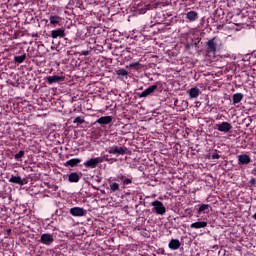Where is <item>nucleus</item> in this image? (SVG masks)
Masks as SVG:
<instances>
[{
    "label": "nucleus",
    "instance_id": "obj_1",
    "mask_svg": "<svg viewBox=\"0 0 256 256\" xmlns=\"http://www.w3.org/2000/svg\"><path fill=\"white\" fill-rule=\"evenodd\" d=\"M206 51L209 57H215V53H217V42L215 41V38H212L207 42Z\"/></svg>",
    "mask_w": 256,
    "mask_h": 256
},
{
    "label": "nucleus",
    "instance_id": "obj_2",
    "mask_svg": "<svg viewBox=\"0 0 256 256\" xmlns=\"http://www.w3.org/2000/svg\"><path fill=\"white\" fill-rule=\"evenodd\" d=\"M99 163H103V158L101 157H95V158H90L86 160L83 165L87 169H95Z\"/></svg>",
    "mask_w": 256,
    "mask_h": 256
},
{
    "label": "nucleus",
    "instance_id": "obj_3",
    "mask_svg": "<svg viewBox=\"0 0 256 256\" xmlns=\"http://www.w3.org/2000/svg\"><path fill=\"white\" fill-rule=\"evenodd\" d=\"M152 211H155L157 215H165L167 209L165 208V205H163V202L156 200L152 202Z\"/></svg>",
    "mask_w": 256,
    "mask_h": 256
},
{
    "label": "nucleus",
    "instance_id": "obj_4",
    "mask_svg": "<svg viewBox=\"0 0 256 256\" xmlns=\"http://www.w3.org/2000/svg\"><path fill=\"white\" fill-rule=\"evenodd\" d=\"M107 151L110 155H125L127 153V147L111 146Z\"/></svg>",
    "mask_w": 256,
    "mask_h": 256
},
{
    "label": "nucleus",
    "instance_id": "obj_5",
    "mask_svg": "<svg viewBox=\"0 0 256 256\" xmlns=\"http://www.w3.org/2000/svg\"><path fill=\"white\" fill-rule=\"evenodd\" d=\"M69 213L72 217H85V215H87V210H84L81 207H73L70 208Z\"/></svg>",
    "mask_w": 256,
    "mask_h": 256
},
{
    "label": "nucleus",
    "instance_id": "obj_6",
    "mask_svg": "<svg viewBox=\"0 0 256 256\" xmlns=\"http://www.w3.org/2000/svg\"><path fill=\"white\" fill-rule=\"evenodd\" d=\"M54 241H55V238L53 237L52 234H49V233H44V234H42L41 237H40V243H42V245L49 246V245H51Z\"/></svg>",
    "mask_w": 256,
    "mask_h": 256
},
{
    "label": "nucleus",
    "instance_id": "obj_7",
    "mask_svg": "<svg viewBox=\"0 0 256 256\" xmlns=\"http://www.w3.org/2000/svg\"><path fill=\"white\" fill-rule=\"evenodd\" d=\"M217 130L220 131L221 133H229L231 129H233V125L229 122H222L220 124L216 125Z\"/></svg>",
    "mask_w": 256,
    "mask_h": 256
},
{
    "label": "nucleus",
    "instance_id": "obj_8",
    "mask_svg": "<svg viewBox=\"0 0 256 256\" xmlns=\"http://www.w3.org/2000/svg\"><path fill=\"white\" fill-rule=\"evenodd\" d=\"M9 183H14L15 185H27V179L25 178H21V176H15V175H11V177L9 178Z\"/></svg>",
    "mask_w": 256,
    "mask_h": 256
},
{
    "label": "nucleus",
    "instance_id": "obj_9",
    "mask_svg": "<svg viewBox=\"0 0 256 256\" xmlns=\"http://www.w3.org/2000/svg\"><path fill=\"white\" fill-rule=\"evenodd\" d=\"M251 163V156L247 154H241L238 156V165H249Z\"/></svg>",
    "mask_w": 256,
    "mask_h": 256
},
{
    "label": "nucleus",
    "instance_id": "obj_10",
    "mask_svg": "<svg viewBox=\"0 0 256 256\" xmlns=\"http://www.w3.org/2000/svg\"><path fill=\"white\" fill-rule=\"evenodd\" d=\"M51 37L52 39H57V37H60V39H63L65 37V29L58 28L56 30H52Z\"/></svg>",
    "mask_w": 256,
    "mask_h": 256
},
{
    "label": "nucleus",
    "instance_id": "obj_11",
    "mask_svg": "<svg viewBox=\"0 0 256 256\" xmlns=\"http://www.w3.org/2000/svg\"><path fill=\"white\" fill-rule=\"evenodd\" d=\"M190 99H197L201 95V90L198 87H192L187 91Z\"/></svg>",
    "mask_w": 256,
    "mask_h": 256
},
{
    "label": "nucleus",
    "instance_id": "obj_12",
    "mask_svg": "<svg viewBox=\"0 0 256 256\" xmlns=\"http://www.w3.org/2000/svg\"><path fill=\"white\" fill-rule=\"evenodd\" d=\"M50 25H53V27H57V25H61V22L63 21V18L58 15H51L49 17Z\"/></svg>",
    "mask_w": 256,
    "mask_h": 256
},
{
    "label": "nucleus",
    "instance_id": "obj_13",
    "mask_svg": "<svg viewBox=\"0 0 256 256\" xmlns=\"http://www.w3.org/2000/svg\"><path fill=\"white\" fill-rule=\"evenodd\" d=\"M157 87H158L157 84H154V85L148 87L140 94V97H149V95H151V93H155V91H157Z\"/></svg>",
    "mask_w": 256,
    "mask_h": 256
},
{
    "label": "nucleus",
    "instance_id": "obj_14",
    "mask_svg": "<svg viewBox=\"0 0 256 256\" xmlns=\"http://www.w3.org/2000/svg\"><path fill=\"white\" fill-rule=\"evenodd\" d=\"M168 247L172 251H177V249H179V247H181V242L179 241V239H172V240H170Z\"/></svg>",
    "mask_w": 256,
    "mask_h": 256
},
{
    "label": "nucleus",
    "instance_id": "obj_15",
    "mask_svg": "<svg viewBox=\"0 0 256 256\" xmlns=\"http://www.w3.org/2000/svg\"><path fill=\"white\" fill-rule=\"evenodd\" d=\"M64 79H65V77L58 76V75L47 77V81H48L49 85H53V83H59V81H64Z\"/></svg>",
    "mask_w": 256,
    "mask_h": 256
},
{
    "label": "nucleus",
    "instance_id": "obj_16",
    "mask_svg": "<svg viewBox=\"0 0 256 256\" xmlns=\"http://www.w3.org/2000/svg\"><path fill=\"white\" fill-rule=\"evenodd\" d=\"M186 19H188L190 23H193L194 21H197V19H199V13H197L196 11H189L186 14Z\"/></svg>",
    "mask_w": 256,
    "mask_h": 256
},
{
    "label": "nucleus",
    "instance_id": "obj_17",
    "mask_svg": "<svg viewBox=\"0 0 256 256\" xmlns=\"http://www.w3.org/2000/svg\"><path fill=\"white\" fill-rule=\"evenodd\" d=\"M111 121H113L112 116H102L96 121V123H99V125H109Z\"/></svg>",
    "mask_w": 256,
    "mask_h": 256
},
{
    "label": "nucleus",
    "instance_id": "obj_18",
    "mask_svg": "<svg viewBox=\"0 0 256 256\" xmlns=\"http://www.w3.org/2000/svg\"><path fill=\"white\" fill-rule=\"evenodd\" d=\"M79 163H81V159H79V158H72V159L66 161L64 166L65 167H76V165H79Z\"/></svg>",
    "mask_w": 256,
    "mask_h": 256
},
{
    "label": "nucleus",
    "instance_id": "obj_19",
    "mask_svg": "<svg viewBox=\"0 0 256 256\" xmlns=\"http://www.w3.org/2000/svg\"><path fill=\"white\" fill-rule=\"evenodd\" d=\"M205 227H207V222L205 221L194 222L190 225L191 229H205Z\"/></svg>",
    "mask_w": 256,
    "mask_h": 256
},
{
    "label": "nucleus",
    "instance_id": "obj_20",
    "mask_svg": "<svg viewBox=\"0 0 256 256\" xmlns=\"http://www.w3.org/2000/svg\"><path fill=\"white\" fill-rule=\"evenodd\" d=\"M80 179H81V177L79 176V174H77V172H72L68 176V181L70 183H79Z\"/></svg>",
    "mask_w": 256,
    "mask_h": 256
},
{
    "label": "nucleus",
    "instance_id": "obj_21",
    "mask_svg": "<svg viewBox=\"0 0 256 256\" xmlns=\"http://www.w3.org/2000/svg\"><path fill=\"white\" fill-rule=\"evenodd\" d=\"M233 105H237V103H240L243 101V93H235L232 96Z\"/></svg>",
    "mask_w": 256,
    "mask_h": 256
},
{
    "label": "nucleus",
    "instance_id": "obj_22",
    "mask_svg": "<svg viewBox=\"0 0 256 256\" xmlns=\"http://www.w3.org/2000/svg\"><path fill=\"white\" fill-rule=\"evenodd\" d=\"M201 213H209V204H202L198 209V215Z\"/></svg>",
    "mask_w": 256,
    "mask_h": 256
},
{
    "label": "nucleus",
    "instance_id": "obj_23",
    "mask_svg": "<svg viewBox=\"0 0 256 256\" xmlns=\"http://www.w3.org/2000/svg\"><path fill=\"white\" fill-rule=\"evenodd\" d=\"M119 189H121V186L119 185V183L113 182L110 184V191H112V193L119 191Z\"/></svg>",
    "mask_w": 256,
    "mask_h": 256
},
{
    "label": "nucleus",
    "instance_id": "obj_24",
    "mask_svg": "<svg viewBox=\"0 0 256 256\" xmlns=\"http://www.w3.org/2000/svg\"><path fill=\"white\" fill-rule=\"evenodd\" d=\"M25 59H27V54H25V53L20 56L14 57L15 62L19 63V64L23 63V61H25Z\"/></svg>",
    "mask_w": 256,
    "mask_h": 256
},
{
    "label": "nucleus",
    "instance_id": "obj_25",
    "mask_svg": "<svg viewBox=\"0 0 256 256\" xmlns=\"http://www.w3.org/2000/svg\"><path fill=\"white\" fill-rule=\"evenodd\" d=\"M117 75H120L121 77H127V75H129V72H127V70L125 69H119L116 71Z\"/></svg>",
    "mask_w": 256,
    "mask_h": 256
},
{
    "label": "nucleus",
    "instance_id": "obj_26",
    "mask_svg": "<svg viewBox=\"0 0 256 256\" xmlns=\"http://www.w3.org/2000/svg\"><path fill=\"white\" fill-rule=\"evenodd\" d=\"M73 123H77V125H83V123H85V119H83L81 116H78L74 119Z\"/></svg>",
    "mask_w": 256,
    "mask_h": 256
},
{
    "label": "nucleus",
    "instance_id": "obj_27",
    "mask_svg": "<svg viewBox=\"0 0 256 256\" xmlns=\"http://www.w3.org/2000/svg\"><path fill=\"white\" fill-rule=\"evenodd\" d=\"M22 157H25V151L20 150L17 154H15L14 158L19 161Z\"/></svg>",
    "mask_w": 256,
    "mask_h": 256
},
{
    "label": "nucleus",
    "instance_id": "obj_28",
    "mask_svg": "<svg viewBox=\"0 0 256 256\" xmlns=\"http://www.w3.org/2000/svg\"><path fill=\"white\" fill-rule=\"evenodd\" d=\"M133 183V178H125L122 182V185L126 187V185H131Z\"/></svg>",
    "mask_w": 256,
    "mask_h": 256
},
{
    "label": "nucleus",
    "instance_id": "obj_29",
    "mask_svg": "<svg viewBox=\"0 0 256 256\" xmlns=\"http://www.w3.org/2000/svg\"><path fill=\"white\" fill-rule=\"evenodd\" d=\"M139 65H141V63H139V62H134V63H130V64H129V67H130V69H133V68H135V67H139Z\"/></svg>",
    "mask_w": 256,
    "mask_h": 256
},
{
    "label": "nucleus",
    "instance_id": "obj_30",
    "mask_svg": "<svg viewBox=\"0 0 256 256\" xmlns=\"http://www.w3.org/2000/svg\"><path fill=\"white\" fill-rule=\"evenodd\" d=\"M117 179H118V181H122V183H123V181H125V176L123 174H119L117 176Z\"/></svg>",
    "mask_w": 256,
    "mask_h": 256
},
{
    "label": "nucleus",
    "instance_id": "obj_31",
    "mask_svg": "<svg viewBox=\"0 0 256 256\" xmlns=\"http://www.w3.org/2000/svg\"><path fill=\"white\" fill-rule=\"evenodd\" d=\"M211 159H221V156L219 154H213Z\"/></svg>",
    "mask_w": 256,
    "mask_h": 256
},
{
    "label": "nucleus",
    "instance_id": "obj_32",
    "mask_svg": "<svg viewBox=\"0 0 256 256\" xmlns=\"http://www.w3.org/2000/svg\"><path fill=\"white\" fill-rule=\"evenodd\" d=\"M80 55L87 56V55H89V51L84 50V51L80 52Z\"/></svg>",
    "mask_w": 256,
    "mask_h": 256
},
{
    "label": "nucleus",
    "instance_id": "obj_33",
    "mask_svg": "<svg viewBox=\"0 0 256 256\" xmlns=\"http://www.w3.org/2000/svg\"><path fill=\"white\" fill-rule=\"evenodd\" d=\"M105 161H107V163H111V161H117V159H115V158H111V159L106 158Z\"/></svg>",
    "mask_w": 256,
    "mask_h": 256
},
{
    "label": "nucleus",
    "instance_id": "obj_34",
    "mask_svg": "<svg viewBox=\"0 0 256 256\" xmlns=\"http://www.w3.org/2000/svg\"><path fill=\"white\" fill-rule=\"evenodd\" d=\"M250 183H251L252 185H255L256 180H255V179H252V180L250 181Z\"/></svg>",
    "mask_w": 256,
    "mask_h": 256
},
{
    "label": "nucleus",
    "instance_id": "obj_35",
    "mask_svg": "<svg viewBox=\"0 0 256 256\" xmlns=\"http://www.w3.org/2000/svg\"><path fill=\"white\" fill-rule=\"evenodd\" d=\"M174 105H177V100H175Z\"/></svg>",
    "mask_w": 256,
    "mask_h": 256
}]
</instances>
